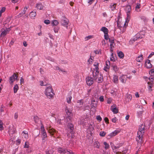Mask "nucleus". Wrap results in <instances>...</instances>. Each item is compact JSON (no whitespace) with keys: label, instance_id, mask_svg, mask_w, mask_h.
Here are the masks:
<instances>
[{"label":"nucleus","instance_id":"1","mask_svg":"<svg viewBox=\"0 0 154 154\" xmlns=\"http://www.w3.org/2000/svg\"><path fill=\"white\" fill-rule=\"evenodd\" d=\"M94 66L95 67L93 73L94 78L96 79H97L98 83L101 82L103 81V77L101 75H99L98 63H95L94 64Z\"/></svg>","mask_w":154,"mask_h":154},{"label":"nucleus","instance_id":"2","mask_svg":"<svg viewBox=\"0 0 154 154\" xmlns=\"http://www.w3.org/2000/svg\"><path fill=\"white\" fill-rule=\"evenodd\" d=\"M145 132V126L142 125L139 127V130L137 132V136L136 137V140L138 143H141L142 142L143 136Z\"/></svg>","mask_w":154,"mask_h":154},{"label":"nucleus","instance_id":"3","mask_svg":"<svg viewBox=\"0 0 154 154\" xmlns=\"http://www.w3.org/2000/svg\"><path fill=\"white\" fill-rule=\"evenodd\" d=\"M44 92L47 98L49 99L53 98L54 95V91L52 86L51 85L46 87Z\"/></svg>","mask_w":154,"mask_h":154},{"label":"nucleus","instance_id":"4","mask_svg":"<svg viewBox=\"0 0 154 154\" xmlns=\"http://www.w3.org/2000/svg\"><path fill=\"white\" fill-rule=\"evenodd\" d=\"M131 6L130 5H127L125 8V11L127 14V17L124 25L125 26H127L128 23L131 18Z\"/></svg>","mask_w":154,"mask_h":154},{"label":"nucleus","instance_id":"5","mask_svg":"<svg viewBox=\"0 0 154 154\" xmlns=\"http://www.w3.org/2000/svg\"><path fill=\"white\" fill-rule=\"evenodd\" d=\"M18 76L15 73H14L12 75L9 77V82L11 85L13 84L14 82L16 80H17Z\"/></svg>","mask_w":154,"mask_h":154},{"label":"nucleus","instance_id":"6","mask_svg":"<svg viewBox=\"0 0 154 154\" xmlns=\"http://www.w3.org/2000/svg\"><path fill=\"white\" fill-rule=\"evenodd\" d=\"M65 111L67 116V118L70 120L71 119L72 116V110L69 109L68 107H66L65 109Z\"/></svg>","mask_w":154,"mask_h":154},{"label":"nucleus","instance_id":"7","mask_svg":"<svg viewBox=\"0 0 154 154\" xmlns=\"http://www.w3.org/2000/svg\"><path fill=\"white\" fill-rule=\"evenodd\" d=\"M120 132V130H116L110 133L107 136L108 138L109 139L111 138L116 136Z\"/></svg>","mask_w":154,"mask_h":154},{"label":"nucleus","instance_id":"8","mask_svg":"<svg viewBox=\"0 0 154 154\" xmlns=\"http://www.w3.org/2000/svg\"><path fill=\"white\" fill-rule=\"evenodd\" d=\"M10 28H6L5 29H2V32L1 34V36L4 37L9 32L11 31Z\"/></svg>","mask_w":154,"mask_h":154},{"label":"nucleus","instance_id":"9","mask_svg":"<svg viewBox=\"0 0 154 154\" xmlns=\"http://www.w3.org/2000/svg\"><path fill=\"white\" fill-rule=\"evenodd\" d=\"M128 77L127 75H122L120 77L119 79L121 82L123 83H125L126 82Z\"/></svg>","mask_w":154,"mask_h":154},{"label":"nucleus","instance_id":"10","mask_svg":"<svg viewBox=\"0 0 154 154\" xmlns=\"http://www.w3.org/2000/svg\"><path fill=\"white\" fill-rule=\"evenodd\" d=\"M148 85L147 88L148 91L149 92H151L152 91V88L154 86V83L152 81H151L150 82H147Z\"/></svg>","mask_w":154,"mask_h":154},{"label":"nucleus","instance_id":"11","mask_svg":"<svg viewBox=\"0 0 154 154\" xmlns=\"http://www.w3.org/2000/svg\"><path fill=\"white\" fill-rule=\"evenodd\" d=\"M86 82L88 85L90 86L93 83V79L91 77L88 76L86 78Z\"/></svg>","mask_w":154,"mask_h":154},{"label":"nucleus","instance_id":"12","mask_svg":"<svg viewBox=\"0 0 154 154\" xmlns=\"http://www.w3.org/2000/svg\"><path fill=\"white\" fill-rule=\"evenodd\" d=\"M69 22V20L66 18H65L62 21V25L66 27V28H67L68 27V25Z\"/></svg>","mask_w":154,"mask_h":154},{"label":"nucleus","instance_id":"13","mask_svg":"<svg viewBox=\"0 0 154 154\" xmlns=\"http://www.w3.org/2000/svg\"><path fill=\"white\" fill-rule=\"evenodd\" d=\"M110 109L114 114H116L118 112V109L117 108L115 104L111 106Z\"/></svg>","mask_w":154,"mask_h":154},{"label":"nucleus","instance_id":"14","mask_svg":"<svg viewBox=\"0 0 154 154\" xmlns=\"http://www.w3.org/2000/svg\"><path fill=\"white\" fill-rule=\"evenodd\" d=\"M44 5L41 2L37 3L35 4V8L38 10H42L44 8Z\"/></svg>","mask_w":154,"mask_h":154},{"label":"nucleus","instance_id":"15","mask_svg":"<svg viewBox=\"0 0 154 154\" xmlns=\"http://www.w3.org/2000/svg\"><path fill=\"white\" fill-rule=\"evenodd\" d=\"M57 151L59 153H65V154H67V153H69V151L67 150L66 149H65L61 147L58 148Z\"/></svg>","mask_w":154,"mask_h":154},{"label":"nucleus","instance_id":"16","mask_svg":"<svg viewBox=\"0 0 154 154\" xmlns=\"http://www.w3.org/2000/svg\"><path fill=\"white\" fill-rule=\"evenodd\" d=\"M110 66V63L109 60L106 61V66L104 68V70L107 72Z\"/></svg>","mask_w":154,"mask_h":154},{"label":"nucleus","instance_id":"17","mask_svg":"<svg viewBox=\"0 0 154 154\" xmlns=\"http://www.w3.org/2000/svg\"><path fill=\"white\" fill-rule=\"evenodd\" d=\"M116 3H112L110 4L109 8L112 11H114L116 9Z\"/></svg>","mask_w":154,"mask_h":154},{"label":"nucleus","instance_id":"18","mask_svg":"<svg viewBox=\"0 0 154 154\" xmlns=\"http://www.w3.org/2000/svg\"><path fill=\"white\" fill-rule=\"evenodd\" d=\"M145 66L148 69L150 68L152 66V65L150 63V60H146L145 62Z\"/></svg>","mask_w":154,"mask_h":154},{"label":"nucleus","instance_id":"19","mask_svg":"<svg viewBox=\"0 0 154 154\" xmlns=\"http://www.w3.org/2000/svg\"><path fill=\"white\" fill-rule=\"evenodd\" d=\"M136 60L138 62L141 63L142 62L143 60V56L141 54L138 56L136 58Z\"/></svg>","mask_w":154,"mask_h":154},{"label":"nucleus","instance_id":"20","mask_svg":"<svg viewBox=\"0 0 154 154\" xmlns=\"http://www.w3.org/2000/svg\"><path fill=\"white\" fill-rule=\"evenodd\" d=\"M94 129L93 126L91 124L89 125L88 128V131L90 132V134H91L92 132L94 131Z\"/></svg>","mask_w":154,"mask_h":154},{"label":"nucleus","instance_id":"21","mask_svg":"<svg viewBox=\"0 0 154 154\" xmlns=\"http://www.w3.org/2000/svg\"><path fill=\"white\" fill-rule=\"evenodd\" d=\"M36 15V12L35 11H32L29 14V16L32 19H35Z\"/></svg>","mask_w":154,"mask_h":154},{"label":"nucleus","instance_id":"22","mask_svg":"<svg viewBox=\"0 0 154 154\" xmlns=\"http://www.w3.org/2000/svg\"><path fill=\"white\" fill-rule=\"evenodd\" d=\"M48 131L50 134L52 135H54L56 133V131L54 129L51 127L49 128L48 129Z\"/></svg>","mask_w":154,"mask_h":154},{"label":"nucleus","instance_id":"23","mask_svg":"<svg viewBox=\"0 0 154 154\" xmlns=\"http://www.w3.org/2000/svg\"><path fill=\"white\" fill-rule=\"evenodd\" d=\"M101 31L103 32L104 34L108 33L109 30L106 27L103 26L100 29Z\"/></svg>","mask_w":154,"mask_h":154},{"label":"nucleus","instance_id":"24","mask_svg":"<svg viewBox=\"0 0 154 154\" xmlns=\"http://www.w3.org/2000/svg\"><path fill=\"white\" fill-rule=\"evenodd\" d=\"M132 96L131 95L129 94H127L126 95V101L129 102L132 99Z\"/></svg>","mask_w":154,"mask_h":154},{"label":"nucleus","instance_id":"25","mask_svg":"<svg viewBox=\"0 0 154 154\" xmlns=\"http://www.w3.org/2000/svg\"><path fill=\"white\" fill-rule=\"evenodd\" d=\"M59 24V23L57 20H53L51 21V24L52 26H57Z\"/></svg>","mask_w":154,"mask_h":154},{"label":"nucleus","instance_id":"26","mask_svg":"<svg viewBox=\"0 0 154 154\" xmlns=\"http://www.w3.org/2000/svg\"><path fill=\"white\" fill-rule=\"evenodd\" d=\"M22 134L23 137L26 139H27L28 138V134L27 131H23L22 132Z\"/></svg>","mask_w":154,"mask_h":154},{"label":"nucleus","instance_id":"27","mask_svg":"<svg viewBox=\"0 0 154 154\" xmlns=\"http://www.w3.org/2000/svg\"><path fill=\"white\" fill-rule=\"evenodd\" d=\"M141 7L140 4L139 3L136 4V6L135 7V10L136 11L138 12L140 11V9Z\"/></svg>","mask_w":154,"mask_h":154},{"label":"nucleus","instance_id":"28","mask_svg":"<svg viewBox=\"0 0 154 154\" xmlns=\"http://www.w3.org/2000/svg\"><path fill=\"white\" fill-rule=\"evenodd\" d=\"M119 82L118 77L116 75H114L113 77V82L115 84H117Z\"/></svg>","mask_w":154,"mask_h":154},{"label":"nucleus","instance_id":"29","mask_svg":"<svg viewBox=\"0 0 154 154\" xmlns=\"http://www.w3.org/2000/svg\"><path fill=\"white\" fill-rule=\"evenodd\" d=\"M34 121L36 123H40L41 124V121L39 119L38 117L37 116H35L34 118Z\"/></svg>","mask_w":154,"mask_h":154},{"label":"nucleus","instance_id":"30","mask_svg":"<svg viewBox=\"0 0 154 154\" xmlns=\"http://www.w3.org/2000/svg\"><path fill=\"white\" fill-rule=\"evenodd\" d=\"M19 89L18 85L17 84L15 85L13 88L14 92V93H16Z\"/></svg>","mask_w":154,"mask_h":154},{"label":"nucleus","instance_id":"31","mask_svg":"<svg viewBox=\"0 0 154 154\" xmlns=\"http://www.w3.org/2000/svg\"><path fill=\"white\" fill-rule=\"evenodd\" d=\"M109 42H110V47H114L115 45L114 40L113 39H109Z\"/></svg>","mask_w":154,"mask_h":154},{"label":"nucleus","instance_id":"32","mask_svg":"<svg viewBox=\"0 0 154 154\" xmlns=\"http://www.w3.org/2000/svg\"><path fill=\"white\" fill-rule=\"evenodd\" d=\"M118 55L120 58H123L124 56L123 53L121 51H119L118 53Z\"/></svg>","mask_w":154,"mask_h":154},{"label":"nucleus","instance_id":"33","mask_svg":"<svg viewBox=\"0 0 154 154\" xmlns=\"http://www.w3.org/2000/svg\"><path fill=\"white\" fill-rule=\"evenodd\" d=\"M16 131V129L14 127L12 128V129H10L9 130V132L10 134H14Z\"/></svg>","mask_w":154,"mask_h":154},{"label":"nucleus","instance_id":"34","mask_svg":"<svg viewBox=\"0 0 154 154\" xmlns=\"http://www.w3.org/2000/svg\"><path fill=\"white\" fill-rule=\"evenodd\" d=\"M94 59V58L93 57L91 56L88 61V63L89 64H91L93 61Z\"/></svg>","mask_w":154,"mask_h":154},{"label":"nucleus","instance_id":"35","mask_svg":"<svg viewBox=\"0 0 154 154\" xmlns=\"http://www.w3.org/2000/svg\"><path fill=\"white\" fill-rule=\"evenodd\" d=\"M103 143L105 146V149L106 150L108 149L109 147V144L106 142H104Z\"/></svg>","mask_w":154,"mask_h":154},{"label":"nucleus","instance_id":"36","mask_svg":"<svg viewBox=\"0 0 154 154\" xmlns=\"http://www.w3.org/2000/svg\"><path fill=\"white\" fill-rule=\"evenodd\" d=\"M93 38L94 36L93 35H88L85 38V41H88V40L92 38Z\"/></svg>","mask_w":154,"mask_h":154},{"label":"nucleus","instance_id":"37","mask_svg":"<svg viewBox=\"0 0 154 154\" xmlns=\"http://www.w3.org/2000/svg\"><path fill=\"white\" fill-rule=\"evenodd\" d=\"M72 99V97L71 96H69L66 98V101L68 103H71V100Z\"/></svg>","mask_w":154,"mask_h":154},{"label":"nucleus","instance_id":"38","mask_svg":"<svg viewBox=\"0 0 154 154\" xmlns=\"http://www.w3.org/2000/svg\"><path fill=\"white\" fill-rule=\"evenodd\" d=\"M94 146L97 148H99L100 146V143L98 141H95L94 142Z\"/></svg>","mask_w":154,"mask_h":154},{"label":"nucleus","instance_id":"39","mask_svg":"<svg viewBox=\"0 0 154 154\" xmlns=\"http://www.w3.org/2000/svg\"><path fill=\"white\" fill-rule=\"evenodd\" d=\"M41 133H43V132H46V131L45 130L44 127L43 126V125L42 124H41Z\"/></svg>","mask_w":154,"mask_h":154},{"label":"nucleus","instance_id":"40","mask_svg":"<svg viewBox=\"0 0 154 154\" xmlns=\"http://www.w3.org/2000/svg\"><path fill=\"white\" fill-rule=\"evenodd\" d=\"M53 153V151L52 149L47 150L45 151L46 154H52Z\"/></svg>","mask_w":154,"mask_h":154},{"label":"nucleus","instance_id":"41","mask_svg":"<svg viewBox=\"0 0 154 154\" xmlns=\"http://www.w3.org/2000/svg\"><path fill=\"white\" fill-rule=\"evenodd\" d=\"M112 68H113V70L116 72H117L119 70V68L117 67V66L116 65H114V66H112Z\"/></svg>","mask_w":154,"mask_h":154},{"label":"nucleus","instance_id":"42","mask_svg":"<svg viewBox=\"0 0 154 154\" xmlns=\"http://www.w3.org/2000/svg\"><path fill=\"white\" fill-rule=\"evenodd\" d=\"M42 140H45L47 137V135L46 132H43L42 133Z\"/></svg>","mask_w":154,"mask_h":154},{"label":"nucleus","instance_id":"43","mask_svg":"<svg viewBox=\"0 0 154 154\" xmlns=\"http://www.w3.org/2000/svg\"><path fill=\"white\" fill-rule=\"evenodd\" d=\"M110 60L111 61H114L115 60V58L113 56V53H111V55L110 57Z\"/></svg>","mask_w":154,"mask_h":154},{"label":"nucleus","instance_id":"44","mask_svg":"<svg viewBox=\"0 0 154 154\" xmlns=\"http://www.w3.org/2000/svg\"><path fill=\"white\" fill-rule=\"evenodd\" d=\"M130 150L129 149L125 150L122 151V154H128L130 152Z\"/></svg>","mask_w":154,"mask_h":154},{"label":"nucleus","instance_id":"45","mask_svg":"<svg viewBox=\"0 0 154 154\" xmlns=\"http://www.w3.org/2000/svg\"><path fill=\"white\" fill-rule=\"evenodd\" d=\"M3 124L2 122L0 120V130L1 131L2 130L4 129Z\"/></svg>","mask_w":154,"mask_h":154},{"label":"nucleus","instance_id":"46","mask_svg":"<svg viewBox=\"0 0 154 154\" xmlns=\"http://www.w3.org/2000/svg\"><path fill=\"white\" fill-rule=\"evenodd\" d=\"M106 134V133L105 131H101L100 133V135L101 137H104Z\"/></svg>","mask_w":154,"mask_h":154},{"label":"nucleus","instance_id":"47","mask_svg":"<svg viewBox=\"0 0 154 154\" xmlns=\"http://www.w3.org/2000/svg\"><path fill=\"white\" fill-rule=\"evenodd\" d=\"M29 146V142H26L24 146V147L25 148H28Z\"/></svg>","mask_w":154,"mask_h":154},{"label":"nucleus","instance_id":"48","mask_svg":"<svg viewBox=\"0 0 154 154\" xmlns=\"http://www.w3.org/2000/svg\"><path fill=\"white\" fill-rule=\"evenodd\" d=\"M53 29L55 33H58L59 29V28L58 27H55Z\"/></svg>","mask_w":154,"mask_h":154},{"label":"nucleus","instance_id":"49","mask_svg":"<svg viewBox=\"0 0 154 154\" xmlns=\"http://www.w3.org/2000/svg\"><path fill=\"white\" fill-rule=\"evenodd\" d=\"M44 23L47 25L49 24L51 22L50 20H44Z\"/></svg>","mask_w":154,"mask_h":154},{"label":"nucleus","instance_id":"50","mask_svg":"<svg viewBox=\"0 0 154 154\" xmlns=\"http://www.w3.org/2000/svg\"><path fill=\"white\" fill-rule=\"evenodd\" d=\"M104 36L105 39L106 40H108L109 39V37L108 33L104 34Z\"/></svg>","mask_w":154,"mask_h":154},{"label":"nucleus","instance_id":"51","mask_svg":"<svg viewBox=\"0 0 154 154\" xmlns=\"http://www.w3.org/2000/svg\"><path fill=\"white\" fill-rule=\"evenodd\" d=\"M95 0H88L87 2L88 4V5H91L93 3Z\"/></svg>","mask_w":154,"mask_h":154},{"label":"nucleus","instance_id":"52","mask_svg":"<svg viewBox=\"0 0 154 154\" xmlns=\"http://www.w3.org/2000/svg\"><path fill=\"white\" fill-rule=\"evenodd\" d=\"M24 82L23 78L22 77L20 78V83L21 85H22L23 84H24Z\"/></svg>","mask_w":154,"mask_h":154},{"label":"nucleus","instance_id":"53","mask_svg":"<svg viewBox=\"0 0 154 154\" xmlns=\"http://www.w3.org/2000/svg\"><path fill=\"white\" fill-rule=\"evenodd\" d=\"M96 118L97 120L99 122L101 121L102 119L101 117L99 115L97 116H96Z\"/></svg>","mask_w":154,"mask_h":154},{"label":"nucleus","instance_id":"54","mask_svg":"<svg viewBox=\"0 0 154 154\" xmlns=\"http://www.w3.org/2000/svg\"><path fill=\"white\" fill-rule=\"evenodd\" d=\"M143 32H140V34H142V36H139V35L138 34H137V38H142L143 37V36H144V35H143Z\"/></svg>","mask_w":154,"mask_h":154},{"label":"nucleus","instance_id":"55","mask_svg":"<svg viewBox=\"0 0 154 154\" xmlns=\"http://www.w3.org/2000/svg\"><path fill=\"white\" fill-rule=\"evenodd\" d=\"M110 145L112 149L113 150H115V148L116 147V146L114 145L113 143L112 142H110Z\"/></svg>","mask_w":154,"mask_h":154},{"label":"nucleus","instance_id":"56","mask_svg":"<svg viewBox=\"0 0 154 154\" xmlns=\"http://www.w3.org/2000/svg\"><path fill=\"white\" fill-rule=\"evenodd\" d=\"M5 9H6V8L5 7H3L2 8L0 11V12L1 13H3V12H4L5 10Z\"/></svg>","mask_w":154,"mask_h":154},{"label":"nucleus","instance_id":"57","mask_svg":"<svg viewBox=\"0 0 154 154\" xmlns=\"http://www.w3.org/2000/svg\"><path fill=\"white\" fill-rule=\"evenodd\" d=\"M99 100L101 102H103L104 100V97L103 96H100L99 97Z\"/></svg>","mask_w":154,"mask_h":154},{"label":"nucleus","instance_id":"58","mask_svg":"<svg viewBox=\"0 0 154 154\" xmlns=\"http://www.w3.org/2000/svg\"><path fill=\"white\" fill-rule=\"evenodd\" d=\"M40 85L42 86H45L46 85V84H45L44 82L42 81H40Z\"/></svg>","mask_w":154,"mask_h":154},{"label":"nucleus","instance_id":"59","mask_svg":"<svg viewBox=\"0 0 154 154\" xmlns=\"http://www.w3.org/2000/svg\"><path fill=\"white\" fill-rule=\"evenodd\" d=\"M69 128L71 130V131L72 130V129H73V125L72 124H70L69 125Z\"/></svg>","mask_w":154,"mask_h":154},{"label":"nucleus","instance_id":"60","mask_svg":"<svg viewBox=\"0 0 154 154\" xmlns=\"http://www.w3.org/2000/svg\"><path fill=\"white\" fill-rule=\"evenodd\" d=\"M112 101L111 98H109L107 100V103L108 104H110Z\"/></svg>","mask_w":154,"mask_h":154},{"label":"nucleus","instance_id":"61","mask_svg":"<svg viewBox=\"0 0 154 154\" xmlns=\"http://www.w3.org/2000/svg\"><path fill=\"white\" fill-rule=\"evenodd\" d=\"M18 113H15L14 114V118L15 119H17L18 118Z\"/></svg>","mask_w":154,"mask_h":154},{"label":"nucleus","instance_id":"62","mask_svg":"<svg viewBox=\"0 0 154 154\" xmlns=\"http://www.w3.org/2000/svg\"><path fill=\"white\" fill-rule=\"evenodd\" d=\"M23 14V13L21 12V13H20L16 17H20L22 16Z\"/></svg>","mask_w":154,"mask_h":154},{"label":"nucleus","instance_id":"63","mask_svg":"<svg viewBox=\"0 0 154 154\" xmlns=\"http://www.w3.org/2000/svg\"><path fill=\"white\" fill-rule=\"evenodd\" d=\"M154 55V52H152L150 54V55L148 56V58H150L152 56Z\"/></svg>","mask_w":154,"mask_h":154},{"label":"nucleus","instance_id":"64","mask_svg":"<svg viewBox=\"0 0 154 154\" xmlns=\"http://www.w3.org/2000/svg\"><path fill=\"white\" fill-rule=\"evenodd\" d=\"M102 45L104 46L106 44V42L105 40H103L101 42Z\"/></svg>","mask_w":154,"mask_h":154}]
</instances>
